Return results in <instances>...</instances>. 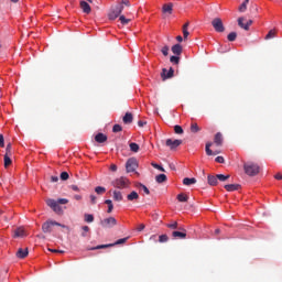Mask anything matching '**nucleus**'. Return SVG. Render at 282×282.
<instances>
[{
	"label": "nucleus",
	"mask_w": 282,
	"mask_h": 282,
	"mask_svg": "<svg viewBox=\"0 0 282 282\" xmlns=\"http://www.w3.org/2000/svg\"><path fill=\"white\" fill-rule=\"evenodd\" d=\"M243 169L246 175H249L250 177L259 175V172L261 171V167L256 163H245Z\"/></svg>",
	"instance_id": "1"
},
{
	"label": "nucleus",
	"mask_w": 282,
	"mask_h": 282,
	"mask_svg": "<svg viewBox=\"0 0 282 282\" xmlns=\"http://www.w3.org/2000/svg\"><path fill=\"white\" fill-rule=\"evenodd\" d=\"M52 226H59L61 228H67V226L57 223L56 220H47L42 225V231L47 234L52 232Z\"/></svg>",
	"instance_id": "2"
},
{
	"label": "nucleus",
	"mask_w": 282,
	"mask_h": 282,
	"mask_svg": "<svg viewBox=\"0 0 282 282\" xmlns=\"http://www.w3.org/2000/svg\"><path fill=\"white\" fill-rule=\"evenodd\" d=\"M122 10H124V6H122V4H117V6L112 7L109 12L110 21H116V19H118V17H120V14H122Z\"/></svg>",
	"instance_id": "3"
},
{
	"label": "nucleus",
	"mask_w": 282,
	"mask_h": 282,
	"mask_svg": "<svg viewBox=\"0 0 282 282\" xmlns=\"http://www.w3.org/2000/svg\"><path fill=\"white\" fill-rule=\"evenodd\" d=\"M113 186L116 188H129V186H131V182L127 177H119L113 181Z\"/></svg>",
	"instance_id": "4"
},
{
	"label": "nucleus",
	"mask_w": 282,
	"mask_h": 282,
	"mask_svg": "<svg viewBox=\"0 0 282 282\" xmlns=\"http://www.w3.org/2000/svg\"><path fill=\"white\" fill-rule=\"evenodd\" d=\"M138 169V159L130 158L126 162V171L127 173H135V170Z\"/></svg>",
	"instance_id": "5"
},
{
	"label": "nucleus",
	"mask_w": 282,
	"mask_h": 282,
	"mask_svg": "<svg viewBox=\"0 0 282 282\" xmlns=\"http://www.w3.org/2000/svg\"><path fill=\"white\" fill-rule=\"evenodd\" d=\"M212 25L216 32H226V26H224V22L220 18H215L212 21Z\"/></svg>",
	"instance_id": "6"
},
{
	"label": "nucleus",
	"mask_w": 282,
	"mask_h": 282,
	"mask_svg": "<svg viewBox=\"0 0 282 282\" xmlns=\"http://www.w3.org/2000/svg\"><path fill=\"white\" fill-rule=\"evenodd\" d=\"M47 206H50V208H52V210H54V213H63V208H61V206L58 205V200L48 198L46 200Z\"/></svg>",
	"instance_id": "7"
},
{
	"label": "nucleus",
	"mask_w": 282,
	"mask_h": 282,
	"mask_svg": "<svg viewBox=\"0 0 282 282\" xmlns=\"http://www.w3.org/2000/svg\"><path fill=\"white\" fill-rule=\"evenodd\" d=\"M102 228H113L118 224V220H116L113 217L105 218L100 221Z\"/></svg>",
	"instance_id": "8"
},
{
	"label": "nucleus",
	"mask_w": 282,
	"mask_h": 282,
	"mask_svg": "<svg viewBox=\"0 0 282 282\" xmlns=\"http://www.w3.org/2000/svg\"><path fill=\"white\" fill-rule=\"evenodd\" d=\"M178 230L180 231H173L172 237L174 239H186V229L180 227Z\"/></svg>",
	"instance_id": "9"
},
{
	"label": "nucleus",
	"mask_w": 282,
	"mask_h": 282,
	"mask_svg": "<svg viewBox=\"0 0 282 282\" xmlns=\"http://www.w3.org/2000/svg\"><path fill=\"white\" fill-rule=\"evenodd\" d=\"M165 144H166V147H170L171 150L177 149V147H180V144H182V140H180V139H175V140L167 139L165 141Z\"/></svg>",
	"instance_id": "10"
},
{
	"label": "nucleus",
	"mask_w": 282,
	"mask_h": 282,
	"mask_svg": "<svg viewBox=\"0 0 282 282\" xmlns=\"http://www.w3.org/2000/svg\"><path fill=\"white\" fill-rule=\"evenodd\" d=\"M226 180H228V177H207V184H209V186H217L219 182H226Z\"/></svg>",
	"instance_id": "11"
},
{
	"label": "nucleus",
	"mask_w": 282,
	"mask_h": 282,
	"mask_svg": "<svg viewBox=\"0 0 282 282\" xmlns=\"http://www.w3.org/2000/svg\"><path fill=\"white\" fill-rule=\"evenodd\" d=\"M80 9L83 10V12L85 14H90L91 13V7L89 6V3H87V1L82 0L79 2Z\"/></svg>",
	"instance_id": "12"
},
{
	"label": "nucleus",
	"mask_w": 282,
	"mask_h": 282,
	"mask_svg": "<svg viewBox=\"0 0 282 282\" xmlns=\"http://www.w3.org/2000/svg\"><path fill=\"white\" fill-rule=\"evenodd\" d=\"M162 12L165 17L173 14V3L163 4Z\"/></svg>",
	"instance_id": "13"
},
{
	"label": "nucleus",
	"mask_w": 282,
	"mask_h": 282,
	"mask_svg": "<svg viewBox=\"0 0 282 282\" xmlns=\"http://www.w3.org/2000/svg\"><path fill=\"white\" fill-rule=\"evenodd\" d=\"M28 254H30V251L28 250V248H25V249L20 248V249H18V251L15 253L18 259H25V257H28Z\"/></svg>",
	"instance_id": "14"
},
{
	"label": "nucleus",
	"mask_w": 282,
	"mask_h": 282,
	"mask_svg": "<svg viewBox=\"0 0 282 282\" xmlns=\"http://www.w3.org/2000/svg\"><path fill=\"white\" fill-rule=\"evenodd\" d=\"M174 72L175 70H173V68H170V70H167L166 68H163L162 74H161L163 80H166V78H173Z\"/></svg>",
	"instance_id": "15"
},
{
	"label": "nucleus",
	"mask_w": 282,
	"mask_h": 282,
	"mask_svg": "<svg viewBox=\"0 0 282 282\" xmlns=\"http://www.w3.org/2000/svg\"><path fill=\"white\" fill-rule=\"evenodd\" d=\"M224 188L226 191H228V193H232L235 191H239V188H241V185L240 184H227L224 186Z\"/></svg>",
	"instance_id": "16"
},
{
	"label": "nucleus",
	"mask_w": 282,
	"mask_h": 282,
	"mask_svg": "<svg viewBox=\"0 0 282 282\" xmlns=\"http://www.w3.org/2000/svg\"><path fill=\"white\" fill-rule=\"evenodd\" d=\"M214 142L216 147H221V144H224V135L221 134V132L215 134Z\"/></svg>",
	"instance_id": "17"
},
{
	"label": "nucleus",
	"mask_w": 282,
	"mask_h": 282,
	"mask_svg": "<svg viewBox=\"0 0 282 282\" xmlns=\"http://www.w3.org/2000/svg\"><path fill=\"white\" fill-rule=\"evenodd\" d=\"M95 141H97L98 144H102L104 142H107V135L102 132H99L95 135Z\"/></svg>",
	"instance_id": "18"
},
{
	"label": "nucleus",
	"mask_w": 282,
	"mask_h": 282,
	"mask_svg": "<svg viewBox=\"0 0 282 282\" xmlns=\"http://www.w3.org/2000/svg\"><path fill=\"white\" fill-rule=\"evenodd\" d=\"M122 120L124 124H131V122H133V115L131 112H126Z\"/></svg>",
	"instance_id": "19"
},
{
	"label": "nucleus",
	"mask_w": 282,
	"mask_h": 282,
	"mask_svg": "<svg viewBox=\"0 0 282 282\" xmlns=\"http://www.w3.org/2000/svg\"><path fill=\"white\" fill-rule=\"evenodd\" d=\"M128 202H135V199H140V195L138 192L132 191L130 194L127 196Z\"/></svg>",
	"instance_id": "20"
},
{
	"label": "nucleus",
	"mask_w": 282,
	"mask_h": 282,
	"mask_svg": "<svg viewBox=\"0 0 282 282\" xmlns=\"http://www.w3.org/2000/svg\"><path fill=\"white\" fill-rule=\"evenodd\" d=\"M172 52H173V54H175V56H181L183 48L180 44H175L172 46Z\"/></svg>",
	"instance_id": "21"
},
{
	"label": "nucleus",
	"mask_w": 282,
	"mask_h": 282,
	"mask_svg": "<svg viewBox=\"0 0 282 282\" xmlns=\"http://www.w3.org/2000/svg\"><path fill=\"white\" fill-rule=\"evenodd\" d=\"M189 131L191 133H199V131H202V128L197 124V122H192Z\"/></svg>",
	"instance_id": "22"
},
{
	"label": "nucleus",
	"mask_w": 282,
	"mask_h": 282,
	"mask_svg": "<svg viewBox=\"0 0 282 282\" xmlns=\"http://www.w3.org/2000/svg\"><path fill=\"white\" fill-rule=\"evenodd\" d=\"M183 184H184V186H191L192 184H197V180L195 177H193V178L185 177L183 180Z\"/></svg>",
	"instance_id": "23"
},
{
	"label": "nucleus",
	"mask_w": 282,
	"mask_h": 282,
	"mask_svg": "<svg viewBox=\"0 0 282 282\" xmlns=\"http://www.w3.org/2000/svg\"><path fill=\"white\" fill-rule=\"evenodd\" d=\"M137 188H139V191H143V193H145V195H151L149 187H147V185H144L142 183H138Z\"/></svg>",
	"instance_id": "24"
},
{
	"label": "nucleus",
	"mask_w": 282,
	"mask_h": 282,
	"mask_svg": "<svg viewBox=\"0 0 282 282\" xmlns=\"http://www.w3.org/2000/svg\"><path fill=\"white\" fill-rule=\"evenodd\" d=\"M105 248H113V245L112 243L99 245V246H96V247H90V248H88V250H102Z\"/></svg>",
	"instance_id": "25"
},
{
	"label": "nucleus",
	"mask_w": 282,
	"mask_h": 282,
	"mask_svg": "<svg viewBox=\"0 0 282 282\" xmlns=\"http://www.w3.org/2000/svg\"><path fill=\"white\" fill-rule=\"evenodd\" d=\"M212 147H213V143L210 142L206 143L205 151L207 155H217L219 152H213V150H210Z\"/></svg>",
	"instance_id": "26"
},
{
	"label": "nucleus",
	"mask_w": 282,
	"mask_h": 282,
	"mask_svg": "<svg viewBox=\"0 0 282 282\" xmlns=\"http://www.w3.org/2000/svg\"><path fill=\"white\" fill-rule=\"evenodd\" d=\"M248 3H250V0H245L240 7L238 8L239 12H246V10H248Z\"/></svg>",
	"instance_id": "27"
},
{
	"label": "nucleus",
	"mask_w": 282,
	"mask_h": 282,
	"mask_svg": "<svg viewBox=\"0 0 282 282\" xmlns=\"http://www.w3.org/2000/svg\"><path fill=\"white\" fill-rule=\"evenodd\" d=\"M14 237H25V229L23 228H18L14 230Z\"/></svg>",
	"instance_id": "28"
},
{
	"label": "nucleus",
	"mask_w": 282,
	"mask_h": 282,
	"mask_svg": "<svg viewBox=\"0 0 282 282\" xmlns=\"http://www.w3.org/2000/svg\"><path fill=\"white\" fill-rule=\"evenodd\" d=\"M176 199L181 203L188 202V195L181 193L176 196Z\"/></svg>",
	"instance_id": "29"
},
{
	"label": "nucleus",
	"mask_w": 282,
	"mask_h": 282,
	"mask_svg": "<svg viewBox=\"0 0 282 282\" xmlns=\"http://www.w3.org/2000/svg\"><path fill=\"white\" fill-rule=\"evenodd\" d=\"M113 199L115 202H122V193L119 191L113 192Z\"/></svg>",
	"instance_id": "30"
},
{
	"label": "nucleus",
	"mask_w": 282,
	"mask_h": 282,
	"mask_svg": "<svg viewBox=\"0 0 282 282\" xmlns=\"http://www.w3.org/2000/svg\"><path fill=\"white\" fill-rule=\"evenodd\" d=\"M246 21V18H239L238 19V25L239 28H241L242 30L248 31V25H246L243 22Z\"/></svg>",
	"instance_id": "31"
},
{
	"label": "nucleus",
	"mask_w": 282,
	"mask_h": 282,
	"mask_svg": "<svg viewBox=\"0 0 282 282\" xmlns=\"http://www.w3.org/2000/svg\"><path fill=\"white\" fill-rule=\"evenodd\" d=\"M130 151H132V153H138L140 151V145L138 143H130Z\"/></svg>",
	"instance_id": "32"
},
{
	"label": "nucleus",
	"mask_w": 282,
	"mask_h": 282,
	"mask_svg": "<svg viewBox=\"0 0 282 282\" xmlns=\"http://www.w3.org/2000/svg\"><path fill=\"white\" fill-rule=\"evenodd\" d=\"M119 21L121 22V25H129V23H131V19H126L124 15H120Z\"/></svg>",
	"instance_id": "33"
},
{
	"label": "nucleus",
	"mask_w": 282,
	"mask_h": 282,
	"mask_svg": "<svg viewBox=\"0 0 282 282\" xmlns=\"http://www.w3.org/2000/svg\"><path fill=\"white\" fill-rule=\"evenodd\" d=\"M95 193H97V195H104V193H107V188H105L102 186H97L95 188Z\"/></svg>",
	"instance_id": "34"
},
{
	"label": "nucleus",
	"mask_w": 282,
	"mask_h": 282,
	"mask_svg": "<svg viewBox=\"0 0 282 282\" xmlns=\"http://www.w3.org/2000/svg\"><path fill=\"white\" fill-rule=\"evenodd\" d=\"M274 36H276V31L270 30L264 39H265V41H269V39H274Z\"/></svg>",
	"instance_id": "35"
},
{
	"label": "nucleus",
	"mask_w": 282,
	"mask_h": 282,
	"mask_svg": "<svg viewBox=\"0 0 282 282\" xmlns=\"http://www.w3.org/2000/svg\"><path fill=\"white\" fill-rule=\"evenodd\" d=\"M128 240H129V237L121 238L117 240L115 243H112V246H122V243H127Z\"/></svg>",
	"instance_id": "36"
},
{
	"label": "nucleus",
	"mask_w": 282,
	"mask_h": 282,
	"mask_svg": "<svg viewBox=\"0 0 282 282\" xmlns=\"http://www.w3.org/2000/svg\"><path fill=\"white\" fill-rule=\"evenodd\" d=\"M227 39H228V41H230L231 43H232L234 41H237V32H231V33H229V34L227 35Z\"/></svg>",
	"instance_id": "37"
},
{
	"label": "nucleus",
	"mask_w": 282,
	"mask_h": 282,
	"mask_svg": "<svg viewBox=\"0 0 282 282\" xmlns=\"http://www.w3.org/2000/svg\"><path fill=\"white\" fill-rule=\"evenodd\" d=\"M174 132L177 135H182V133H184V129L182 128V126H174Z\"/></svg>",
	"instance_id": "38"
},
{
	"label": "nucleus",
	"mask_w": 282,
	"mask_h": 282,
	"mask_svg": "<svg viewBox=\"0 0 282 282\" xmlns=\"http://www.w3.org/2000/svg\"><path fill=\"white\" fill-rule=\"evenodd\" d=\"M169 241V236L166 234L159 236L160 243H166Z\"/></svg>",
	"instance_id": "39"
},
{
	"label": "nucleus",
	"mask_w": 282,
	"mask_h": 282,
	"mask_svg": "<svg viewBox=\"0 0 282 282\" xmlns=\"http://www.w3.org/2000/svg\"><path fill=\"white\" fill-rule=\"evenodd\" d=\"M84 217H85V221L87 224H91L94 221V215H91V214H85Z\"/></svg>",
	"instance_id": "40"
},
{
	"label": "nucleus",
	"mask_w": 282,
	"mask_h": 282,
	"mask_svg": "<svg viewBox=\"0 0 282 282\" xmlns=\"http://www.w3.org/2000/svg\"><path fill=\"white\" fill-rule=\"evenodd\" d=\"M166 227L170 228L171 230H180V227H177V221L167 224Z\"/></svg>",
	"instance_id": "41"
},
{
	"label": "nucleus",
	"mask_w": 282,
	"mask_h": 282,
	"mask_svg": "<svg viewBox=\"0 0 282 282\" xmlns=\"http://www.w3.org/2000/svg\"><path fill=\"white\" fill-rule=\"evenodd\" d=\"M12 164V159H10V155H4V166L8 169Z\"/></svg>",
	"instance_id": "42"
},
{
	"label": "nucleus",
	"mask_w": 282,
	"mask_h": 282,
	"mask_svg": "<svg viewBox=\"0 0 282 282\" xmlns=\"http://www.w3.org/2000/svg\"><path fill=\"white\" fill-rule=\"evenodd\" d=\"M170 61L174 63V65H180V56L173 55L170 57Z\"/></svg>",
	"instance_id": "43"
},
{
	"label": "nucleus",
	"mask_w": 282,
	"mask_h": 282,
	"mask_svg": "<svg viewBox=\"0 0 282 282\" xmlns=\"http://www.w3.org/2000/svg\"><path fill=\"white\" fill-rule=\"evenodd\" d=\"M120 131H122V126H120V124H115V126L112 127V132H113V133H120Z\"/></svg>",
	"instance_id": "44"
},
{
	"label": "nucleus",
	"mask_w": 282,
	"mask_h": 282,
	"mask_svg": "<svg viewBox=\"0 0 282 282\" xmlns=\"http://www.w3.org/2000/svg\"><path fill=\"white\" fill-rule=\"evenodd\" d=\"M4 155H12V143H8Z\"/></svg>",
	"instance_id": "45"
},
{
	"label": "nucleus",
	"mask_w": 282,
	"mask_h": 282,
	"mask_svg": "<svg viewBox=\"0 0 282 282\" xmlns=\"http://www.w3.org/2000/svg\"><path fill=\"white\" fill-rule=\"evenodd\" d=\"M207 177H230V174H207Z\"/></svg>",
	"instance_id": "46"
},
{
	"label": "nucleus",
	"mask_w": 282,
	"mask_h": 282,
	"mask_svg": "<svg viewBox=\"0 0 282 282\" xmlns=\"http://www.w3.org/2000/svg\"><path fill=\"white\" fill-rule=\"evenodd\" d=\"M163 56H169V46H163L161 50Z\"/></svg>",
	"instance_id": "47"
},
{
	"label": "nucleus",
	"mask_w": 282,
	"mask_h": 282,
	"mask_svg": "<svg viewBox=\"0 0 282 282\" xmlns=\"http://www.w3.org/2000/svg\"><path fill=\"white\" fill-rule=\"evenodd\" d=\"M58 204H69V199H67V198H58L57 199V205Z\"/></svg>",
	"instance_id": "48"
},
{
	"label": "nucleus",
	"mask_w": 282,
	"mask_h": 282,
	"mask_svg": "<svg viewBox=\"0 0 282 282\" xmlns=\"http://www.w3.org/2000/svg\"><path fill=\"white\" fill-rule=\"evenodd\" d=\"M0 147L1 149L6 147V139L3 138V134H0Z\"/></svg>",
	"instance_id": "49"
},
{
	"label": "nucleus",
	"mask_w": 282,
	"mask_h": 282,
	"mask_svg": "<svg viewBox=\"0 0 282 282\" xmlns=\"http://www.w3.org/2000/svg\"><path fill=\"white\" fill-rule=\"evenodd\" d=\"M188 34H191L188 32V29H183V39H184V41H186V39H188Z\"/></svg>",
	"instance_id": "50"
},
{
	"label": "nucleus",
	"mask_w": 282,
	"mask_h": 282,
	"mask_svg": "<svg viewBox=\"0 0 282 282\" xmlns=\"http://www.w3.org/2000/svg\"><path fill=\"white\" fill-rule=\"evenodd\" d=\"M152 166H153V169H158L159 171L164 172V167H162V165H160V164L152 163Z\"/></svg>",
	"instance_id": "51"
},
{
	"label": "nucleus",
	"mask_w": 282,
	"mask_h": 282,
	"mask_svg": "<svg viewBox=\"0 0 282 282\" xmlns=\"http://www.w3.org/2000/svg\"><path fill=\"white\" fill-rule=\"evenodd\" d=\"M158 184H164L166 182V177H156Z\"/></svg>",
	"instance_id": "52"
},
{
	"label": "nucleus",
	"mask_w": 282,
	"mask_h": 282,
	"mask_svg": "<svg viewBox=\"0 0 282 282\" xmlns=\"http://www.w3.org/2000/svg\"><path fill=\"white\" fill-rule=\"evenodd\" d=\"M215 161L218 163V164H224V156H217L216 159H215Z\"/></svg>",
	"instance_id": "53"
},
{
	"label": "nucleus",
	"mask_w": 282,
	"mask_h": 282,
	"mask_svg": "<svg viewBox=\"0 0 282 282\" xmlns=\"http://www.w3.org/2000/svg\"><path fill=\"white\" fill-rule=\"evenodd\" d=\"M121 6H127V8H130L131 2H129V0H121Z\"/></svg>",
	"instance_id": "54"
},
{
	"label": "nucleus",
	"mask_w": 282,
	"mask_h": 282,
	"mask_svg": "<svg viewBox=\"0 0 282 282\" xmlns=\"http://www.w3.org/2000/svg\"><path fill=\"white\" fill-rule=\"evenodd\" d=\"M110 171H112L113 173H116V171H118V165L111 164V165H110Z\"/></svg>",
	"instance_id": "55"
},
{
	"label": "nucleus",
	"mask_w": 282,
	"mask_h": 282,
	"mask_svg": "<svg viewBox=\"0 0 282 282\" xmlns=\"http://www.w3.org/2000/svg\"><path fill=\"white\" fill-rule=\"evenodd\" d=\"M59 177H69L68 172H61Z\"/></svg>",
	"instance_id": "56"
},
{
	"label": "nucleus",
	"mask_w": 282,
	"mask_h": 282,
	"mask_svg": "<svg viewBox=\"0 0 282 282\" xmlns=\"http://www.w3.org/2000/svg\"><path fill=\"white\" fill-rule=\"evenodd\" d=\"M107 213H113V204L112 205H108V210H107Z\"/></svg>",
	"instance_id": "57"
},
{
	"label": "nucleus",
	"mask_w": 282,
	"mask_h": 282,
	"mask_svg": "<svg viewBox=\"0 0 282 282\" xmlns=\"http://www.w3.org/2000/svg\"><path fill=\"white\" fill-rule=\"evenodd\" d=\"M90 202H91V204H96V196L90 195Z\"/></svg>",
	"instance_id": "58"
},
{
	"label": "nucleus",
	"mask_w": 282,
	"mask_h": 282,
	"mask_svg": "<svg viewBox=\"0 0 282 282\" xmlns=\"http://www.w3.org/2000/svg\"><path fill=\"white\" fill-rule=\"evenodd\" d=\"M176 41H178V43H182V41H184V37H182V35L176 36Z\"/></svg>",
	"instance_id": "59"
},
{
	"label": "nucleus",
	"mask_w": 282,
	"mask_h": 282,
	"mask_svg": "<svg viewBox=\"0 0 282 282\" xmlns=\"http://www.w3.org/2000/svg\"><path fill=\"white\" fill-rule=\"evenodd\" d=\"M105 204H107V206H111L113 203L111 202V199H106Z\"/></svg>",
	"instance_id": "60"
},
{
	"label": "nucleus",
	"mask_w": 282,
	"mask_h": 282,
	"mask_svg": "<svg viewBox=\"0 0 282 282\" xmlns=\"http://www.w3.org/2000/svg\"><path fill=\"white\" fill-rule=\"evenodd\" d=\"M144 124H147L145 121H138V126H139V127H144Z\"/></svg>",
	"instance_id": "61"
},
{
	"label": "nucleus",
	"mask_w": 282,
	"mask_h": 282,
	"mask_svg": "<svg viewBox=\"0 0 282 282\" xmlns=\"http://www.w3.org/2000/svg\"><path fill=\"white\" fill-rule=\"evenodd\" d=\"M83 230H84V232H89V226H84Z\"/></svg>",
	"instance_id": "62"
},
{
	"label": "nucleus",
	"mask_w": 282,
	"mask_h": 282,
	"mask_svg": "<svg viewBox=\"0 0 282 282\" xmlns=\"http://www.w3.org/2000/svg\"><path fill=\"white\" fill-rule=\"evenodd\" d=\"M138 230H139V232H142V230H144V225H140Z\"/></svg>",
	"instance_id": "63"
},
{
	"label": "nucleus",
	"mask_w": 282,
	"mask_h": 282,
	"mask_svg": "<svg viewBox=\"0 0 282 282\" xmlns=\"http://www.w3.org/2000/svg\"><path fill=\"white\" fill-rule=\"evenodd\" d=\"M274 177H282V172H278Z\"/></svg>",
	"instance_id": "64"
}]
</instances>
